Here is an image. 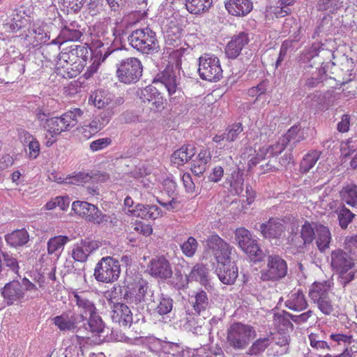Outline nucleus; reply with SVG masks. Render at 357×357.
<instances>
[{
    "instance_id": "nucleus-29",
    "label": "nucleus",
    "mask_w": 357,
    "mask_h": 357,
    "mask_svg": "<svg viewBox=\"0 0 357 357\" xmlns=\"http://www.w3.org/2000/svg\"><path fill=\"white\" fill-rule=\"evenodd\" d=\"M243 170L239 167L227 177L225 185L231 195H239L243 191Z\"/></svg>"
},
{
    "instance_id": "nucleus-45",
    "label": "nucleus",
    "mask_w": 357,
    "mask_h": 357,
    "mask_svg": "<svg viewBox=\"0 0 357 357\" xmlns=\"http://www.w3.org/2000/svg\"><path fill=\"white\" fill-rule=\"evenodd\" d=\"M260 230L265 238H279L285 227L284 225H260Z\"/></svg>"
},
{
    "instance_id": "nucleus-50",
    "label": "nucleus",
    "mask_w": 357,
    "mask_h": 357,
    "mask_svg": "<svg viewBox=\"0 0 357 357\" xmlns=\"http://www.w3.org/2000/svg\"><path fill=\"white\" fill-rule=\"evenodd\" d=\"M195 301L193 303L194 310L198 313L206 310L209 304L208 298L206 291L204 290L198 291L195 296Z\"/></svg>"
},
{
    "instance_id": "nucleus-39",
    "label": "nucleus",
    "mask_w": 357,
    "mask_h": 357,
    "mask_svg": "<svg viewBox=\"0 0 357 357\" xmlns=\"http://www.w3.org/2000/svg\"><path fill=\"white\" fill-rule=\"evenodd\" d=\"M284 305L289 310L300 312L305 310L308 304L303 290L298 289L296 293L289 296V298L285 301Z\"/></svg>"
},
{
    "instance_id": "nucleus-20",
    "label": "nucleus",
    "mask_w": 357,
    "mask_h": 357,
    "mask_svg": "<svg viewBox=\"0 0 357 357\" xmlns=\"http://www.w3.org/2000/svg\"><path fill=\"white\" fill-rule=\"evenodd\" d=\"M0 293L7 306H11L15 303L22 302L24 298V288L17 280H13L7 282L1 289Z\"/></svg>"
},
{
    "instance_id": "nucleus-8",
    "label": "nucleus",
    "mask_w": 357,
    "mask_h": 357,
    "mask_svg": "<svg viewBox=\"0 0 357 357\" xmlns=\"http://www.w3.org/2000/svg\"><path fill=\"white\" fill-rule=\"evenodd\" d=\"M128 40L132 47L144 54L157 52L159 48L155 33L148 27L132 31Z\"/></svg>"
},
{
    "instance_id": "nucleus-51",
    "label": "nucleus",
    "mask_w": 357,
    "mask_h": 357,
    "mask_svg": "<svg viewBox=\"0 0 357 357\" xmlns=\"http://www.w3.org/2000/svg\"><path fill=\"white\" fill-rule=\"evenodd\" d=\"M328 291L323 287L321 282H314L309 291V297L312 301H316L319 299V297L328 296Z\"/></svg>"
},
{
    "instance_id": "nucleus-28",
    "label": "nucleus",
    "mask_w": 357,
    "mask_h": 357,
    "mask_svg": "<svg viewBox=\"0 0 357 357\" xmlns=\"http://www.w3.org/2000/svg\"><path fill=\"white\" fill-rule=\"evenodd\" d=\"M248 33L244 32L239 33L234 36L231 40L227 43L225 53L229 58H236L242 51L243 48L249 43Z\"/></svg>"
},
{
    "instance_id": "nucleus-33",
    "label": "nucleus",
    "mask_w": 357,
    "mask_h": 357,
    "mask_svg": "<svg viewBox=\"0 0 357 357\" xmlns=\"http://www.w3.org/2000/svg\"><path fill=\"white\" fill-rule=\"evenodd\" d=\"M131 213L132 217L140 218L144 220H156L162 215L161 211L157 206L151 205L145 206L142 204H137L135 209L128 211Z\"/></svg>"
},
{
    "instance_id": "nucleus-64",
    "label": "nucleus",
    "mask_w": 357,
    "mask_h": 357,
    "mask_svg": "<svg viewBox=\"0 0 357 357\" xmlns=\"http://www.w3.org/2000/svg\"><path fill=\"white\" fill-rule=\"evenodd\" d=\"M111 143L112 139L109 137L100 138L91 142L89 147L92 151L95 152L107 148Z\"/></svg>"
},
{
    "instance_id": "nucleus-22",
    "label": "nucleus",
    "mask_w": 357,
    "mask_h": 357,
    "mask_svg": "<svg viewBox=\"0 0 357 357\" xmlns=\"http://www.w3.org/2000/svg\"><path fill=\"white\" fill-rule=\"evenodd\" d=\"M113 112H102L99 116L94 117L89 124L84 125L81 128L80 132L83 137L89 139L101 130L110 121Z\"/></svg>"
},
{
    "instance_id": "nucleus-42",
    "label": "nucleus",
    "mask_w": 357,
    "mask_h": 357,
    "mask_svg": "<svg viewBox=\"0 0 357 357\" xmlns=\"http://www.w3.org/2000/svg\"><path fill=\"white\" fill-rule=\"evenodd\" d=\"M213 0H185L186 9L190 13L199 15L209 10Z\"/></svg>"
},
{
    "instance_id": "nucleus-19",
    "label": "nucleus",
    "mask_w": 357,
    "mask_h": 357,
    "mask_svg": "<svg viewBox=\"0 0 357 357\" xmlns=\"http://www.w3.org/2000/svg\"><path fill=\"white\" fill-rule=\"evenodd\" d=\"M82 330L80 331L81 334L88 335L91 333L93 335H98L99 337L107 335H110L111 330L109 328H106L105 324L102 321V317L99 315L98 312L89 315L87 318L84 317V321L82 322L80 326Z\"/></svg>"
},
{
    "instance_id": "nucleus-7",
    "label": "nucleus",
    "mask_w": 357,
    "mask_h": 357,
    "mask_svg": "<svg viewBox=\"0 0 357 357\" xmlns=\"http://www.w3.org/2000/svg\"><path fill=\"white\" fill-rule=\"evenodd\" d=\"M121 274L118 259L107 256L100 259L94 268L93 276L99 282L112 283L117 281Z\"/></svg>"
},
{
    "instance_id": "nucleus-58",
    "label": "nucleus",
    "mask_w": 357,
    "mask_h": 357,
    "mask_svg": "<svg viewBox=\"0 0 357 357\" xmlns=\"http://www.w3.org/2000/svg\"><path fill=\"white\" fill-rule=\"evenodd\" d=\"M2 266L5 265L8 267L15 273H18L20 266L18 261L15 257H13V254L8 252H2Z\"/></svg>"
},
{
    "instance_id": "nucleus-31",
    "label": "nucleus",
    "mask_w": 357,
    "mask_h": 357,
    "mask_svg": "<svg viewBox=\"0 0 357 357\" xmlns=\"http://www.w3.org/2000/svg\"><path fill=\"white\" fill-rule=\"evenodd\" d=\"M154 82H160L167 89L168 93L172 96L178 93H181L178 90L176 77L172 69L167 68L161 74H158L154 79Z\"/></svg>"
},
{
    "instance_id": "nucleus-9",
    "label": "nucleus",
    "mask_w": 357,
    "mask_h": 357,
    "mask_svg": "<svg viewBox=\"0 0 357 357\" xmlns=\"http://www.w3.org/2000/svg\"><path fill=\"white\" fill-rule=\"evenodd\" d=\"M171 15L165 16L162 22V30L165 42L167 45L174 47L181 43L183 36L182 19L177 12L169 11Z\"/></svg>"
},
{
    "instance_id": "nucleus-24",
    "label": "nucleus",
    "mask_w": 357,
    "mask_h": 357,
    "mask_svg": "<svg viewBox=\"0 0 357 357\" xmlns=\"http://www.w3.org/2000/svg\"><path fill=\"white\" fill-rule=\"evenodd\" d=\"M124 302L114 303L112 307V319L121 326L130 327L132 323V313Z\"/></svg>"
},
{
    "instance_id": "nucleus-59",
    "label": "nucleus",
    "mask_w": 357,
    "mask_h": 357,
    "mask_svg": "<svg viewBox=\"0 0 357 357\" xmlns=\"http://www.w3.org/2000/svg\"><path fill=\"white\" fill-rule=\"evenodd\" d=\"M308 337L310 346L316 349H327L330 350L331 347H333L335 346L332 343L328 344L326 341L321 340L319 338V335L316 333L310 334Z\"/></svg>"
},
{
    "instance_id": "nucleus-61",
    "label": "nucleus",
    "mask_w": 357,
    "mask_h": 357,
    "mask_svg": "<svg viewBox=\"0 0 357 357\" xmlns=\"http://www.w3.org/2000/svg\"><path fill=\"white\" fill-rule=\"evenodd\" d=\"M289 13V8H282L280 5L276 6H270L266 10V17H271V18H273V17H284Z\"/></svg>"
},
{
    "instance_id": "nucleus-63",
    "label": "nucleus",
    "mask_w": 357,
    "mask_h": 357,
    "mask_svg": "<svg viewBox=\"0 0 357 357\" xmlns=\"http://www.w3.org/2000/svg\"><path fill=\"white\" fill-rule=\"evenodd\" d=\"M159 301V294L155 295V291L151 288L149 283L147 282V289L144 291V301L152 309H154V305H157Z\"/></svg>"
},
{
    "instance_id": "nucleus-40",
    "label": "nucleus",
    "mask_w": 357,
    "mask_h": 357,
    "mask_svg": "<svg viewBox=\"0 0 357 357\" xmlns=\"http://www.w3.org/2000/svg\"><path fill=\"white\" fill-rule=\"evenodd\" d=\"M174 301L172 296L167 294L160 293L159 294V301L157 305H154V312L160 316H165L170 314L173 310Z\"/></svg>"
},
{
    "instance_id": "nucleus-5",
    "label": "nucleus",
    "mask_w": 357,
    "mask_h": 357,
    "mask_svg": "<svg viewBox=\"0 0 357 357\" xmlns=\"http://www.w3.org/2000/svg\"><path fill=\"white\" fill-rule=\"evenodd\" d=\"M234 234L237 245L248 255L251 261L256 264L264 261L266 252L260 248L248 229L245 227L237 228Z\"/></svg>"
},
{
    "instance_id": "nucleus-25",
    "label": "nucleus",
    "mask_w": 357,
    "mask_h": 357,
    "mask_svg": "<svg viewBox=\"0 0 357 357\" xmlns=\"http://www.w3.org/2000/svg\"><path fill=\"white\" fill-rule=\"evenodd\" d=\"M354 261L345 250L337 249L331 252V266L336 272L351 269L354 266Z\"/></svg>"
},
{
    "instance_id": "nucleus-38",
    "label": "nucleus",
    "mask_w": 357,
    "mask_h": 357,
    "mask_svg": "<svg viewBox=\"0 0 357 357\" xmlns=\"http://www.w3.org/2000/svg\"><path fill=\"white\" fill-rule=\"evenodd\" d=\"M211 159V155L209 151L201 150L197 156L192 160L191 171L197 176L203 174Z\"/></svg>"
},
{
    "instance_id": "nucleus-44",
    "label": "nucleus",
    "mask_w": 357,
    "mask_h": 357,
    "mask_svg": "<svg viewBox=\"0 0 357 357\" xmlns=\"http://www.w3.org/2000/svg\"><path fill=\"white\" fill-rule=\"evenodd\" d=\"M273 321L278 324L282 331H293L294 329L291 320V314L286 310H282L280 312L273 314Z\"/></svg>"
},
{
    "instance_id": "nucleus-12",
    "label": "nucleus",
    "mask_w": 357,
    "mask_h": 357,
    "mask_svg": "<svg viewBox=\"0 0 357 357\" xmlns=\"http://www.w3.org/2000/svg\"><path fill=\"white\" fill-rule=\"evenodd\" d=\"M267 268L261 271L263 281H278L284 278L287 273V261L278 255L266 254Z\"/></svg>"
},
{
    "instance_id": "nucleus-23",
    "label": "nucleus",
    "mask_w": 357,
    "mask_h": 357,
    "mask_svg": "<svg viewBox=\"0 0 357 357\" xmlns=\"http://www.w3.org/2000/svg\"><path fill=\"white\" fill-rule=\"evenodd\" d=\"M49 178L52 181L58 183L76 185H84L88 183L98 180L95 176H91L84 172H79L75 175L68 176L65 178H62L56 173H51L49 175Z\"/></svg>"
},
{
    "instance_id": "nucleus-32",
    "label": "nucleus",
    "mask_w": 357,
    "mask_h": 357,
    "mask_svg": "<svg viewBox=\"0 0 357 357\" xmlns=\"http://www.w3.org/2000/svg\"><path fill=\"white\" fill-rule=\"evenodd\" d=\"M228 13L234 16H245L252 9L250 0H227L225 3Z\"/></svg>"
},
{
    "instance_id": "nucleus-55",
    "label": "nucleus",
    "mask_w": 357,
    "mask_h": 357,
    "mask_svg": "<svg viewBox=\"0 0 357 357\" xmlns=\"http://www.w3.org/2000/svg\"><path fill=\"white\" fill-rule=\"evenodd\" d=\"M301 236L303 241V245L306 246L312 243L315 239L316 230L312 225H302Z\"/></svg>"
},
{
    "instance_id": "nucleus-1",
    "label": "nucleus",
    "mask_w": 357,
    "mask_h": 357,
    "mask_svg": "<svg viewBox=\"0 0 357 357\" xmlns=\"http://www.w3.org/2000/svg\"><path fill=\"white\" fill-rule=\"evenodd\" d=\"M89 59L91 63L84 73L87 79L98 70L100 66L99 59L92 58L91 50L85 46L71 47L69 52L59 54L56 65L57 73L66 78L76 77L86 66Z\"/></svg>"
},
{
    "instance_id": "nucleus-62",
    "label": "nucleus",
    "mask_w": 357,
    "mask_h": 357,
    "mask_svg": "<svg viewBox=\"0 0 357 357\" xmlns=\"http://www.w3.org/2000/svg\"><path fill=\"white\" fill-rule=\"evenodd\" d=\"M349 269L342 270V272H337L338 274V282L343 287H345L356 278L355 271L348 272Z\"/></svg>"
},
{
    "instance_id": "nucleus-14",
    "label": "nucleus",
    "mask_w": 357,
    "mask_h": 357,
    "mask_svg": "<svg viewBox=\"0 0 357 357\" xmlns=\"http://www.w3.org/2000/svg\"><path fill=\"white\" fill-rule=\"evenodd\" d=\"M72 211L85 220L94 223L112 222L110 217L103 215L93 204L84 201H75L72 204Z\"/></svg>"
},
{
    "instance_id": "nucleus-27",
    "label": "nucleus",
    "mask_w": 357,
    "mask_h": 357,
    "mask_svg": "<svg viewBox=\"0 0 357 357\" xmlns=\"http://www.w3.org/2000/svg\"><path fill=\"white\" fill-rule=\"evenodd\" d=\"M109 35L105 25L100 23L96 24L91 33L93 47L97 50L106 46L107 49L112 43V39L109 38Z\"/></svg>"
},
{
    "instance_id": "nucleus-34",
    "label": "nucleus",
    "mask_w": 357,
    "mask_h": 357,
    "mask_svg": "<svg viewBox=\"0 0 357 357\" xmlns=\"http://www.w3.org/2000/svg\"><path fill=\"white\" fill-rule=\"evenodd\" d=\"M19 138L21 142L28 147V156L31 159H36L40 153V147L36 138L24 130H20Z\"/></svg>"
},
{
    "instance_id": "nucleus-57",
    "label": "nucleus",
    "mask_w": 357,
    "mask_h": 357,
    "mask_svg": "<svg viewBox=\"0 0 357 357\" xmlns=\"http://www.w3.org/2000/svg\"><path fill=\"white\" fill-rule=\"evenodd\" d=\"M85 0H59L63 10L67 12H77L83 6Z\"/></svg>"
},
{
    "instance_id": "nucleus-48",
    "label": "nucleus",
    "mask_w": 357,
    "mask_h": 357,
    "mask_svg": "<svg viewBox=\"0 0 357 357\" xmlns=\"http://www.w3.org/2000/svg\"><path fill=\"white\" fill-rule=\"evenodd\" d=\"M75 298L76 301V305L79 308L83 309L84 313L88 312L89 315H92L93 314L98 312L96 307L93 301H90L87 298L79 296L77 294H75Z\"/></svg>"
},
{
    "instance_id": "nucleus-41",
    "label": "nucleus",
    "mask_w": 357,
    "mask_h": 357,
    "mask_svg": "<svg viewBox=\"0 0 357 357\" xmlns=\"http://www.w3.org/2000/svg\"><path fill=\"white\" fill-rule=\"evenodd\" d=\"M67 236H56L50 238L47 241V252L49 255L55 254L57 258L63 250L65 244L69 241Z\"/></svg>"
},
{
    "instance_id": "nucleus-60",
    "label": "nucleus",
    "mask_w": 357,
    "mask_h": 357,
    "mask_svg": "<svg viewBox=\"0 0 357 357\" xmlns=\"http://www.w3.org/2000/svg\"><path fill=\"white\" fill-rule=\"evenodd\" d=\"M314 303H317L319 310L324 314L328 315L333 311V307L329 296L319 297V300L313 301Z\"/></svg>"
},
{
    "instance_id": "nucleus-15",
    "label": "nucleus",
    "mask_w": 357,
    "mask_h": 357,
    "mask_svg": "<svg viewBox=\"0 0 357 357\" xmlns=\"http://www.w3.org/2000/svg\"><path fill=\"white\" fill-rule=\"evenodd\" d=\"M84 321V316L83 314L76 313L70 310L63 312L52 319L54 324L60 331H70L76 333H80L82 328L80 326Z\"/></svg>"
},
{
    "instance_id": "nucleus-11",
    "label": "nucleus",
    "mask_w": 357,
    "mask_h": 357,
    "mask_svg": "<svg viewBox=\"0 0 357 357\" xmlns=\"http://www.w3.org/2000/svg\"><path fill=\"white\" fill-rule=\"evenodd\" d=\"M142 74L141 61L135 57L122 60L117 66L116 75L119 80L130 84L138 81Z\"/></svg>"
},
{
    "instance_id": "nucleus-36",
    "label": "nucleus",
    "mask_w": 357,
    "mask_h": 357,
    "mask_svg": "<svg viewBox=\"0 0 357 357\" xmlns=\"http://www.w3.org/2000/svg\"><path fill=\"white\" fill-rule=\"evenodd\" d=\"M195 149L192 145H186L175 151L171 156V162L178 167L188 162L195 155Z\"/></svg>"
},
{
    "instance_id": "nucleus-4",
    "label": "nucleus",
    "mask_w": 357,
    "mask_h": 357,
    "mask_svg": "<svg viewBox=\"0 0 357 357\" xmlns=\"http://www.w3.org/2000/svg\"><path fill=\"white\" fill-rule=\"evenodd\" d=\"M253 326L241 322H234L227 329V344L234 350L245 349L256 336Z\"/></svg>"
},
{
    "instance_id": "nucleus-3",
    "label": "nucleus",
    "mask_w": 357,
    "mask_h": 357,
    "mask_svg": "<svg viewBox=\"0 0 357 357\" xmlns=\"http://www.w3.org/2000/svg\"><path fill=\"white\" fill-rule=\"evenodd\" d=\"M147 280L139 278V280H124L122 285L114 287L112 293L119 296V299L129 305H138L144 301V291L147 289Z\"/></svg>"
},
{
    "instance_id": "nucleus-47",
    "label": "nucleus",
    "mask_w": 357,
    "mask_h": 357,
    "mask_svg": "<svg viewBox=\"0 0 357 357\" xmlns=\"http://www.w3.org/2000/svg\"><path fill=\"white\" fill-rule=\"evenodd\" d=\"M155 342L159 346L160 351L174 356L179 354L181 349L179 344L178 343L167 342L158 338H156Z\"/></svg>"
},
{
    "instance_id": "nucleus-2",
    "label": "nucleus",
    "mask_w": 357,
    "mask_h": 357,
    "mask_svg": "<svg viewBox=\"0 0 357 357\" xmlns=\"http://www.w3.org/2000/svg\"><path fill=\"white\" fill-rule=\"evenodd\" d=\"M145 175L142 177L141 183L149 189V192L152 194L162 206H171L173 208L174 202V194L176 189V184L174 181L167 178L161 184L158 178L159 170L153 169V172L144 170Z\"/></svg>"
},
{
    "instance_id": "nucleus-18",
    "label": "nucleus",
    "mask_w": 357,
    "mask_h": 357,
    "mask_svg": "<svg viewBox=\"0 0 357 357\" xmlns=\"http://www.w3.org/2000/svg\"><path fill=\"white\" fill-rule=\"evenodd\" d=\"M147 271L151 277L162 281L170 279L173 275L172 265L164 255L153 257L147 265Z\"/></svg>"
},
{
    "instance_id": "nucleus-13",
    "label": "nucleus",
    "mask_w": 357,
    "mask_h": 357,
    "mask_svg": "<svg viewBox=\"0 0 357 357\" xmlns=\"http://www.w3.org/2000/svg\"><path fill=\"white\" fill-rule=\"evenodd\" d=\"M231 254L218 255L215 272L220 280L225 284H233L238 275V271L236 261L231 260Z\"/></svg>"
},
{
    "instance_id": "nucleus-52",
    "label": "nucleus",
    "mask_w": 357,
    "mask_h": 357,
    "mask_svg": "<svg viewBox=\"0 0 357 357\" xmlns=\"http://www.w3.org/2000/svg\"><path fill=\"white\" fill-rule=\"evenodd\" d=\"M319 158V153L317 151H313L305 155L301 163V170L303 172H307L317 162Z\"/></svg>"
},
{
    "instance_id": "nucleus-21",
    "label": "nucleus",
    "mask_w": 357,
    "mask_h": 357,
    "mask_svg": "<svg viewBox=\"0 0 357 357\" xmlns=\"http://www.w3.org/2000/svg\"><path fill=\"white\" fill-rule=\"evenodd\" d=\"M196 281L203 286L208 292L213 290V286L211 284L209 278V269L206 265L202 263L196 264L188 275H186L185 283Z\"/></svg>"
},
{
    "instance_id": "nucleus-56",
    "label": "nucleus",
    "mask_w": 357,
    "mask_h": 357,
    "mask_svg": "<svg viewBox=\"0 0 357 357\" xmlns=\"http://www.w3.org/2000/svg\"><path fill=\"white\" fill-rule=\"evenodd\" d=\"M197 246L198 243L197 240L194 237L190 236L188 240L181 245V248L183 253L186 257H192L195 255Z\"/></svg>"
},
{
    "instance_id": "nucleus-17",
    "label": "nucleus",
    "mask_w": 357,
    "mask_h": 357,
    "mask_svg": "<svg viewBox=\"0 0 357 357\" xmlns=\"http://www.w3.org/2000/svg\"><path fill=\"white\" fill-rule=\"evenodd\" d=\"M89 103L97 109H105L104 112H111L122 103L121 98H116L114 95L108 91L98 89L93 91L89 96Z\"/></svg>"
},
{
    "instance_id": "nucleus-49",
    "label": "nucleus",
    "mask_w": 357,
    "mask_h": 357,
    "mask_svg": "<svg viewBox=\"0 0 357 357\" xmlns=\"http://www.w3.org/2000/svg\"><path fill=\"white\" fill-rule=\"evenodd\" d=\"M344 249L349 253L351 259L357 260V234L345 237Z\"/></svg>"
},
{
    "instance_id": "nucleus-6",
    "label": "nucleus",
    "mask_w": 357,
    "mask_h": 357,
    "mask_svg": "<svg viewBox=\"0 0 357 357\" xmlns=\"http://www.w3.org/2000/svg\"><path fill=\"white\" fill-rule=\"evenodd\" d=\"M82 114L83 112L79 108H74L59 117L46 119L43 128L50 136H58L73 128L77 123V118Z\"/></svg>"
},
{
    "instance_id": "nucleus-53",
    "label": "nucleus",
    "mask_w": 357,
    "mask_h": 357,
    "mask_svg": "<svg viewBox=\"0 0 357 357\" xmlns=\"http://www.w3.org/2000/svg\"><path fill=\"white\" fill-rule=\"evenodd\" d=\"M104 340L106 342L110 341H123L126 343L130 344H138L142 342V337H136V338H130L125 336L123 334H121V336L119 337L117 334L114 335V331L113 329H111L110 335H108V333L104 335Z\"/></svg>"
},
{
    "instance_id": "nucleus-54",
    "label": "nucleus",
    "mask_w": 357,
    "mask_h": 357,
    "mask_svg": "<svg viewBox=\"0 0 357 357\" xmlns=\"http://www.w3.org/2000/svg\"><path fill=\"white\" fill-rule=\"evenodd\" d=\"M301 132V128L298 126H292L287 132V134L282 137V138H287V144L291 143L293 145H295L296 143L301 142L304 139L303 133Z\"/></svg>"
},
{
    "instance_id": "nucleus-35",
    "label": "nucleus",
    "mask_w": 357,
    "mask_h": 357,
    "mask_svg": "<svg viewBox=\"0 0 357 357\" xmlns=\"http://www.w3.org/2000/svg\"><path fill=\"white\" fill-rule=\"evenodd\" d=\"M316 230V244L318 250L321 252L325 251L329 248L331 241V233L328 227L324 225H314Z\"/></svg>"
},
{
    "instance_id": "nucleus-30",
    "label": "nucleus",
    "mask_w": 357,
    "mask_h": 357,
    "mask_svg": "<svg viewBox=\"0 0 357 357\" xmlns=\"http://www.w3.org/2000/svg\"><path fill=\"white\" fill-rule=\"evenodd\" d=\"M205 246L213 251L215 259H218V255L231 254L233 249V247L216 234L211 235L206 239Z\"/></svg>"
},
{
    "instance_id": "nucleus-16",
    "label": "nucleus",
    "mask_w": 357,
    "mask_h": 357,
    "mask_svg": "<svg viewBox=\"0 0 357 357\" xmlns=\"http://www.w3.org/2000/svg\"><path fill=\"white\" fill-rule=\"evenodd\" d=\"M287 138L280 137L278 141L271 146H263L259 148L256 155L252 156V149H249L250 153L248 155V165L250 167L255 166L262 160L268 159L271 157H275L282 153L287 145Z\"/></svg>"
},
{
    "instance_id": "nucleus-43",
    "label": "nucleus",
    "mask_w": 357,
    "mask_h": 357,
    "mask_svg": "<svg viewBox=\"0 0 357 357\" xmlns=\"http://www.w3.org/2000/svg\"><path fill=\"white\" fill-rule=\"evenodd\" d=\"M271 339L268 337L258 338L252 342V345L246 351V354L249 356H259L264 352V351L271 345Z\"/></svg>"
},
{
    "instance_id": "nucleus-46",
    "label": "nucleus",
    "mask_w": 357,
    "mask_h": 357,
    "mask_svg": "<svg viewBox=\"0 0 357 357\" xmlns=\"http://www.w3.org/2000/svg\"><path fill=\"white\" fill-rule=\"evenodd\" d=\"M341 197L347 204L357 206V186L354 184H349L344 187L340 192Z\"/></svg>"
},
{
    "instance_id": "nucleus-37",
    "label": "nucleus",
    "mask_w": 357,
    "mask_h": 357,
    "mask_svg": "<svg viewBox=\"0 0 357 357\" xmlns=\"http://www.w3.org/2000/svg\"><path fill=\"white\" fill-rule=\"evenodd\" d=\"M7 244L13 248H19L26 245L29 241V235L25 229H15L5 235Z\"/></svg>"
},
{
    "instance_id": "nucleus-26",
    "label": "nucleus",
    "mask_w": 357,
    "mask_h": 357,
    "mask_svg": "<svg viewBox=\"0 0 357 357\" xmlns=\"http://www.w3.org/2000/svg\"><path fill=\"white\" fill-rule=\"evenodd\" d=\"M139 96L144 102H149L151 109L160 111L164 108L163 97L155 87L146 86L141 90Z\"/></svg>"
},
{
    "instance_id": "nucleus-10",
    "label": "nucleus",
    "mask_w": 357,
    "mask_h": 357,
    "mask_svg": "<svg viewBox=\"0 0 357 357\" xmlns=\"http://www.w3.org/2000/svg\"><path fill=\"white\" fill-rule=\"evenodd\" d=\"M198 73L202 79L209 82L220 80L222 69L218 57L212 54H204L199 59Z\"/></svg>"
}]
</instances>
